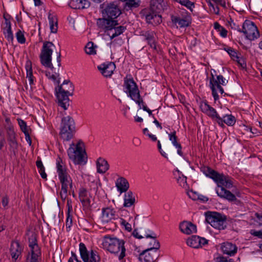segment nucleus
Instances as JSON below:
<instances>
[{
	"instance_id": "052dcab7",
	"label": "nucleus",
	"mask_w": 262,
	"mask_h": 262,
	"mask_svg": "<svg viewBox=\"0 0 262 262\" xmlns=\"http://www.w3.org/2000/svg\"><path fill=\"white\" fill-rule=\"evenodd\" d=\"M39 172L41 176V177L43 179H47V174L45 172V167L39 169Z\"/></svg>"
},
{
	"instance_id": "6ab92c4d",
	"label": "nucleus",
	"mask_w": 262,
	"mask_h": 262,
	"mask_svg": "<svg viewBox=\"0 0 262 262\" xmlns=\"http://www.w3.org/2000/svg\"><path fill=\"white\" fill-rule=\"evenodd\" d=\"M167 8L166 3L164 0H151L149 9L151 12H155L160 14Z\"/></svg>"
},
{
	"instance_id": "c03bdc74",
	"label": "nucleus",
	"mask_w": 262,
	"mask_h": 262,
	"mask_svg": "<svg viewBox=\"0 0 262 262\" xmlns=\"http://www.w3.org/2000/svg\"><path fill=\"white\" fill-rule=\"evenodd\" d=\"M85 51L87 54L89 55L96 54V50L93 42H89L86 44L85 47Z\"/></svg>"
},
{
	"instance_id": "423d86ee",
	"label": "nucleus",
	"mask_w": 262,
	"mask_h": 262,
	"mask_svg": "<svg viewBox=\"0 0 262 262\" xmlns=\"http://www.w3.org/2000/svg\"><path fill=\"white\" fill-rule=\"evenodd\" d=\"M83 143L79 141L76 145L74 143H72L68 150L69 158L76 164H81L84 161V155L86 154V152L83 149Z\"/></svg>"
},
{
	"instance_id": "9b49d317",
	"label": "nucleus",
	"mask_w": 262,
	"mask_h": 262,
	"mask_svg": "<svg viewBox=\"0 0 262 262\" xmlns=\"http://www.w3.org/2000/svg\"><path fill=\"white\" fill-rule=\"evenodd\" d=\"M101 13L103 17L116 19L121 14V11L118 6L114 2L106 5L103 4L102 7Z\"/></svg>"
},
{
	"instance_id": "de8ad7c7",
	"label": "nucleus",
	"mask_w": 262,
	"mask_h": 262,
	"mask_svg": "<svg viewBox=\"0 0 262 262\" xmlns=\"http://www.w3.org/2000/svg\"><path fill=\"white\" fill-rule=\"evenodd\" d=\"M16 37L17 41L20 43H24L26 42V38L24 36V33L18 30L16 33Z\"/></svg>"
},
{
	"instance_id": "5701e85b",
	"label": "nucleus",
	"mask_w": 262,
	"mask_h": 262,
	"mask_svg": "<svg viewBox=\"0 0 262 262\" xmlns=\"http://www.w3.org/2000/svg\"><path fill=\"white\" fill-rule=\"evenodd\" d=\"M181 231L186 234H190L196 231V226L190 222L184 221L179 226Z\"/></svg>"
},
{
	"instance_id": "4c0bfd02",
	"label": "nucleus",
	"mask_w": 262,
	"mask_h": 262,
	"mask_svg": "<svg viewBox=\"0 0 262 262\" xmlns=\"http://www.w3.org/2000/svg\"><path fill=\"white\" fill-rule=\"evenodd\" d=\"M200 236L196 235H192L187 240V245L193 248H199L200 247Z\"/></svg>"
},
{
	"instance_id": "72a5a7b5",
	"label": "nucleus",
	"mask_w": 262,
	"mask_h": 262,
	"mask_svg": "<svg viewBox=\"0 0 262 262\" xmlns=\"http://www.w3.org/2000/svg\"><path fill=\"white\" fill-rule=\"evenodd\" d=\"M48 19L49 20L50 29L51 32L56 33L58 30V20L55 15H53L50 12L48 14Z\"/></svg>"
},
{
	"instance_id": "f3484780",
	"label": "nucleus",
	"mask_w": 262,
	"mask_h": 262,
	"mask_svg": "<svg viewBox=\"0 0 262 262\" xmlns=\"http://www.w3.org/2000/svg\"><path fill=\"white\" fill-rule=\"evenodd\" d=\"M143 15L145 17L146 23L153 25H158L160 24L162 20V16L155 12H151L150 9H144L142 11Z\"/></svg>"
},
{
	"instance_id": "4be33fe9",
	"label": "nucleus",
	"mask_w": 262,
	"mask_h": 262,
	"mask_svg": "<svg viewBox=\"0 0 262 262\" xmlns=\"http://www.w3.org/2000/svg\"><path fill=\"white\" fill-rule=\"evenodd\" d=\"M115 68V63L112 62L107 64H102L98 67V69L101 72V73L106 77H110L112 75Z\"/></svg>"
},
{
	"instance_id": "b1692460",
	"label": "nucleus",
	"mask_w": 262,
	"mask_h": 262,
	"mask_svg": "<svg viewBox=\"0 0 262 262\" xmlns=\"http://www.w3.org/2000/svg\"><path fill=\"white\" fill-rule=\"evenodd\" d=\"M10 250L12 259L16 260L22 252V248L20 247L18 241H13Z\"/></svg>"
},
{
	"instance_id": "a18cd8bd",
	"label": "nucleus",
	"mask_w": 262,
	"mask_h": 262,
	"mask_svg": "<svg viewBox=\"0 0 262 262\" xmlns=\"http://www.w3.org/2000/svg\"><path fill=\"white\" fill-rule=\"evenodd\" d=\"M3 33L5 37L8 41H12L13 40V35L11 31V28H4Z\"/></svg>"
},
{
	"instance_id": "58836bf2",
	"label": "nucleus",
	"mask_w": 262,
	"mask_h": 262,
	"mask_svg": "<svg viewBox=\"0 0 262 262\" xmlns=\"http://www.w3.org/2000/svg\"><path fill=\"white\" fill-rule=\"evenodd\" d=\"M124 5V10L128 11L138 8L140 6V2L135 0H126Z\"/></svg>"
},
{
	"instance_id": "f03ea898",
	"label": "nucleus",
	"mask_w": 262,
	"mask_h": 262,
	"mask_svg": "<svg viewBox=\"0 0 262 262\" xmlns=\"http://www.w3.org/2000/svg\"><path fill=\"white\" fill-rule=\"evenodd\" d=\"M124 244V240L109 235L104 236L102 243L104 249L111 253L118 254L119 260L122 259L125 256L126 249Z\"/></svg>"
},
{
	"instance_id": "393cba45",
	"label": "nucleus",
	"mask_w": 262,
	"mask_h": 262,
	"mask_svg": "<svg viewBox=\"0 0 262 262\" xmlns=\"http://www.w3.org/2000/svg\"><path fill=\"white\" fill-rule=\"evenodd\" d=\"M70 5L74 9H84L89 8L91 3L88 0H72Z\"/></svg>"
},
{
	"instance_id": "bf43d9fd",
	"label": "nucleus",
	"mask_w": 262,
	"mask_h": 262,
	"mask_svg": "<svg viewBox=\"0 0 262 262\" xmlns=\"http://www.w3.org/2000/svg\"><path fill=\"white\" fill-rule=\"evenodd\" d=\"M2 203L4 207H6V206H8L9 203V199L7 195L3 197Z\"/></svg>"
},
{
	"instance_id": "4468645a",
	"label": "nucleus",
	"mask_w": 262,
	"mask_h": 262,
	"mask_svg": "<svg viewBox=\"0 0 262 262\" xmlns=\"http://www.w3.org/2000/svg\"><path fill=\"white\" fill-rule=\"evenodd\" d=\"M97 25L99 29L102 30L105 33H108L112 29L119 25V23L117 19L102 16V18L97 19Z\"/></svg>"
},
{
	"instance_id": "0eeeda50",
	"label": "nucleus",
	"mask_w": 262,
	"mask_h": 262,
	"mask_svg": "<svg viewBox=\"0 0 262 262\" xmlns=\"http://www.w3.org/2000/svg\"><path fill=\"white\" fill-rule=\"evenodd\" d=\"M206 221L212 227L223 230L226 227V217L216 212L208 211L205 213Z\"/></svg>"
},
{
	"instance_id": "2eb2a0df",
	"label": "nucleus",
	"mask_w": 262,
	"mask_h": 262,
	"mask_svg": "<svg viewBox=\"0 0 262 262\" xmlns=\"http://www.w3.org/2000/svg\"><path fill=\"white\" fill-rule=\"evenodd\" d=\"M5 129L7 132V140L10 146V150L15 155L18 149V142L14 127H6Z\"/></svg>"
},
{
	"instance_id": "ddd939ff",
	"label": "nucleus",
	"mask_w": 262,
	"mask_h": 262,
	"mask_svg": "<svg viewBox=\"0 0 262 262\" xmlns=\"http://www.w3.org/2000/svg\"><path fill=\"white\" fill-rule=\"evenodd\" d=\"M200 107L202 112L206 114L213 121L217 124H222L221 117L213 107L208 104L207 101L202 102Z\"/></svg>"
},
{
	"instance_id": "69168bd1",
	"label": "nucleus",
	"mask_w": 262,
	"mask_h": 262,
	"mask_svg": "<svg viewBox=\"0 0 262 262\" xmlns=\"http://www.w3.org/2000/svg\"><path fill=\"white\" fill-rule=\"evenodd\" d=\"M24 134L25 135V138H26V141L29 143L30 145H31V143H32V141H31V137L30 136L29 132H26V133H24Z\"/></svg>"
},
{
	"instance_id": "39448f33",
	"label": "nucleus",
	"mask_w": 262,
	"mask_h": 262,
	"mask_svg": "<svg viewBox=\"0 0 262 262\" xmlns=\"http://www.w3.org/2000/svg\"><path fill=\"white\" fill-rule=\"evenodd\" d=\"M75 133V122L70 116L63 117L60 125V136L64 141H69Z\"/></svg>"
},
{
	"instance_id": "7c9ffc66",
	"label": "nucleus",
	"mask_w": 262,
	"mask_h": 262,
	"mask_svg": "<svg viewBox=\"0 0 262 262\" xmlns=\"http://www.w3.org/2000/svg\"><path fill=\"white\" fill-rule=\"evenodd\" d=\"M145 37V39L147 40L148 44L151 48L156 49L155 35L156 33L154 31H147L143 35Z\"/></svg>"
},
{
	"instance_id": "20e7f679",
	"label": "nucleus",
	"mask_w": 262,
	"mask_h": 262,
	"mask_svg": "<svg viewBox=\"0 0 262 262\" xmlns=\"http://www.w3.org/2000/svg\"><path fill=\"white\" fill-rule=\"evenodd\" d=\"M124 92L126 93L128 96L136 102L138 104L140 108H141V104H143V100L141 98L139 90L136 83L134 81L133 78H128L127 76L124 79ZM142 108L144 111L147 112L149 109L146 105L142 104Z\"/></svg>"
},
{
	"instance_id": "f8f14e48",
	"label": "nucleus",
	"mask_w": 262,
	"mask_h": 262,
	"mask_svg": "<svg viewBox=\"0 0 262 262\" xmlns=\"http://www.w3.org/2000/svg\"><path fill=\"white\" fill-rule=\"evenodd\" d=\"M29 247L31 250V255L30 253L27 256V259L29 258L30 255L31 258L33 259L39 258L41 256L40 249L37 243V235L35 233H32L29 237Z\"/></svg>"
},
{
	"instance_id": "1a4fd4ad",
	"label": "nucleus",
	"mask_w": 262,
	"mask_h": 262,
	"mask_svg": "<svg viewBox=\"0 0 262 262\" xmlns=\"http://www.w3.org/2000/svg\"><path fill=\"white\" fill-rule=\"evenodd\" d=\"M241 32L243 33L246 37L250 40H254L259 37V33L257 27L254 22L246 19L242 25Z\"/></svg>"
},
{
	"instance_id": "49530a36",
	"label": "nucleus",
	"mask_w": 262,
	"mask_h": 262,
	"mask_svg": "<svg viewBox=\"0 0 262 262\" xmlns=\"http://www.w3.org/2000/svg\"><path fill=\"white\" fill-rule=\"evenodd\" d=\"M225 50L229 54L231 58L234 60L236 59H238V56L237 55V53L233 48L230 47L225 48Z\"/></svg>"
},
{
	"instance_id": "f257e3e1",
	"label": "nucleus",
	"mask_w": 262,
	"mask_h": 262,
	"mask_svg": "<svg viewBox=\"0 0 262 262\" xmlns=\"http://www.w3.org/2000/svg\"><path fill=\"white\" fill-rule=\"evenodd\" d=\"M201 170L206 176L212 179L216 183L218 188H216L215 191L219 197L229 202L236 200L235 195L226 189H230L233 186L231 177L223 173H219L208 166L201 167Z\"/></svg>"
},
{
	"instance_id": "bb28decb",
	"label": "nucleus",
	"mask_w": 262,
	"mask_h": 262,
	"mask_svg": "<svg viewBox=\"0 0 262 262\" xmlns=\"http://www.w3.org/2000/svg\"><path fill=\"white\" fill-rule=\"evenodd\" d=\"M57 172L58 178L64 177L66 176H70L68 172L66 166L63 163L62 159L58 157L56 160Z\"/></svg>"
},
{
	"instance_id": "473e14b6",
	"label": "nucleus",
	"mask_w": 262,
	"mask_h": 262,
	"mask_svg": "<svg viewBox=\"0 0 262 262\" xmlns=\"http://www.w3.org/2000/svg\"><path fill=\"white\" fill-rule=\"evenodd\" d=\"M136 202L135 195L131 191H127L124 195L123 206L129 207Z\"/></svg>"
},
{
	"instance_id": "dca6fc26",
	"label": "nucleus",
	"mask_w": 262,
	"mask_h": 262,
	"mask_svg": "<svg viewBox=\"0 0 262 262\" xmlns=\"http://www.w3.org/2000/svg\"><path fill=\"white\" fill-rule=\"evenodd\" d=\"M159 256V252L156 250H144L139 255L138 259L141 262H156Z\"/></svg>"
},
{
	"instance_id": "412c9836",
	"label": "nucleus",
	"mask_w": 262,
	"mask_h": 262,
	"mask_svg": "<svg viewBox=\"0 0 262 262\" xmlns=\"http://www.w3.org/2000/svg\"><path fill=\"white\" fill-rule=\"evenodd\" d=\"M221 250L224 254L233 256L237 252V247L232 243L224 242L222 244Z\"/></svg>"
},
{
	"instance_id": "a878e982",
	"label": "nucleus",
	"mask_w": 262,
	"mask_h": 262,
	"mask_svg": "<svg viewBox=\"0 0 262 262\" xmlns=\"http://www.w3.org/2000/svg\"><path fill=\"white\" fill-rule=\"evenodd\" d=\"M116 211L110 207L103 208L102 209V218L103 222H108L115 219Z\"/></svg>"
},
{
	"instance_id": "680f3d73",
	"label": "nucleus",
	"mask_w": 262,
	"mask_h": 262,
	"mask_svg": "<svg viewBox=\"0 0 262 262\" xmlns=\"http://www.w3.org/2000/svg\"><path fill=\"white\" fill-rule=\"evenodd\" d=\"M4 17L5 18V27L4 28H11V23H10V20L8 18H7L5 15L4 16Z\"/></svg>"
},
{
	"instance_id": "5fc2aeb1",
	"label": "nucleus",
	"mask_w": 262,
	"mask_h": 262,
	"mask_svg": "<svg viewBox=\"0 0 262 262\" xmlns=\"http://www.w3.org/2000/svg\"><path fill=\"white\" fill-rule=\"evenodd\" d=\"M250 233L254 236H257L259 238H262V230L257 231L255 230H251Z\"/></svg>"
},
{
	"instance_id": "13d9d810",
	"label": "nucleus",
	"mask_w": 262,
	"mask_h": 262,
	"mask_svg": "<svg viewBox=\"0 0 262 262\" xmlns=\"http://www.w3.org/2000/svg\"><path fill=\"white\" fill-rule=\"evenodd\" d=\"M59 76V73H55V75L52 74L51 76L50 77L49 79H51L53 81H56V83L59 85L60 83V80L59 78L56 80L57 77H58Z\"/></svg>"
},
{
	"instance_id": "774afa93",
	"label": "nucleus",
	"mask_w": 262,
	"mask_h": 262,
	"mask_svg": "<svg viewBox=\"0 0 262 262\" xmlns=\"http://www.w3.org/2000/svg\"><path fill=\"white\" fill-rule=\"evenodd\" d=\"M36 165L38 169L43 168L44 166L40 159L37 160L36 162Z\"/></svg>"
},
{
	"instance_id": "a211bd4d",
	"label": "nucleus",
	"mask_w": 262,
	"mask_h": 262,
	"mask_svg": "<svg viewBox=\"0 0 262 262\" xmlns=\"http://www.w3.org/2000/svg\"><path fill=\"white\" fill-rule=\"evenodd\" d=\"M59 179L61 183V198L65 200L67 196L68 186H70V189L72 190V180L70 176L60 177Z\"/></svg>"
},
{
	"instance_id": "2f4dec72",
	"label": "nucleus",
	"mask_w": 262,
	"mask_h": 262,
	"mask_svg": "<svg viewBox=\"0 0 262 262\" xmlns=\"http://www.w3.org/2000/svg\"><path fill=\"white\" fill-rule=\"evenodd\" d=\"M116 185L118 190L121 193L126 192L129 188V183L127 180L123 177H121L117 180Z\"/></svg>"
},
{
	"instance_id": "ea45409f",
	"label": "nucleus",
	"mask_w": 262,
	"mask_h": 262,
	"mask_svg": "<svg viewBox=\"0 0 262 262\" xmlns=\"http://www.w3.org/2000/svg\"><path fill=\"white\" fill-rule=\"evenodd\" d=\"M149 239V240L147 242L149 247L146 250H150L152 251L156 250L157 251H158V250L160 247V244L157 238H156V243H155V241L153 238Z\"/></svg>"
},
{
	"instance_id": "4d7b16f0",
	"label": "nucleus",
	"mask_w": 262,
	"mask_h": 262,
	"mask_svg": "<svg viewBox=\"0 0 262 262\" xmlns=\"http://www.w3.org/2000/svg\"><path fill=\"white\" fill-rule=\"evenodd\" d=\"M187 193L189 198L193 200H196L198 199L197 196H198L199 195L196 192H193L192 190L188 192Z\"/></svg>"
},
{
	"instance_id": "e433bc0d",
	"label": "nucleus",
	"mask_w": 262,
	"mask_h": 262,
	"mask_svg": "<svg viewBox=\"0 0 262 262\" xmlns=\"http://www.w3.org/2000/svg\"><path fill=\"white\" fill-rule=\"evenodd\" d=\"M211 82H212V84L215 86V84H222L223 85H225L227 83L228 80H226V79L221 75L217 76L216 79H215L213 75L211 74V77L210 78L209 80L210 85H211Z\"/></svg>"
},
{
	"instance_id": "aec40b11",
	"label": "nucleus",
	"mask_w": 262,
	"mask_h": 262,
	"mask_svg": "<svg viewBox=\"0 0 262 262\" xmlns=\"http://www.w3.org/2000/svg\"><path fill=\"white\" fill-rule=\"evenodd\" d=\"M171 20L177 27L185 28L188 27L191 24L190 16H187L184 18H181L178 16L171 15Z\"/></svg>"
},
{
	"instance_id": "e2e57ef3",
	"label": "nucleus",
	"mask_w": 262,
	"mask_h": 262,
	"mask_svg": "<svg viewBox=\"0 0 262 262\" xmlns=\"http://www.w3.org/2000/svg\"><path fill=\"white\" fill-rule=\"evenodd\" d=\"M133 143L135 146H138L141 144V141L138 138L135 137L133 138Z\"/></svg>"
},
{
	"instance_id": "864d4df0",
	"label": "nucleus",
	"mask_w": 262,
	"mask_h": 262,
	"mask_svg": "<svg viewBox=\"0 0 262 262\" xmlns=\"http://www.w3.org/2000/svg\"><path fill=\"white\" fill-rule=\"evenodd\" d=\"M229 23L232 29L237 30L238 32H241L242 29L240 28L239 26L236 25L233 20L231 19V21Z\"/></svg>"
},
{
	"instance_id": "c9c22d12",
	"label": "nucleus",
	"mask_w": 262,
	"mask_h": 262,
	"mask_svg": "<svg viewBox=\"0 0 262 262\" xmlns=\"http://www.w3.org/2000/svg\"><path fill=\"white\" fill-rule=\"evenodd\" d=\"M221 121L222 124H218L220 126L224 127L225 126L224 123H226L228 126L233 125L235 122V118L232 115H226L221 117Z\"/></svg>"
},
{
	"instance_id": "338daca9",
	"label": "nucleus",
	"mask_w": 262,
	"mask_h": 262,
	"mask_svg": "<svg viewBox=\"0 0 262 262\" xmlns=\"http://www.w3.org/2000/svg\"><path fill=\"white\" fill-rule=\"evenodd\" d=\"M133 235H134V236H135L136 238H138V239H141V238H143L144 236H142V235H140L139 234L138 232H137V229H135L134 231H133Z\"/></svg>"
},
{
	"instance_id": "9d476101",
	"label": "nucleus",
	"mask_w": 262,
	"mask_h": 262,
	"mask_svg": "<svg viewBox=\"0 0 262 262\" xmlns=\"http://www.w3.org/2000/svg\"><path fill=\"white\" fill-rule=\"evenodd\" d=\"M79 252L83 262H99L101 260L97 251L91 250L89 251L83 243L79 244Z\"/></svg>"
},
{
	"instance_id": "7ed1b4c3",
	"label": "nucleus",
	"mask_w": 262,
	"mask_h": 262,
	"mask_svg": "<svg viewBox=\"0 0 262 262\" xmlns=\"http://www.w3.org/2000/svg\"><path fill=\"white\" fill-rule=\"evenodd\" d=\"M55 90L58 105L64 110H67L70 105L69 96H72L74 91L73 84L70 80H65Z\"/></svg>"
},
{
	"instance_id": "37998d69",
	"label": "nucleus",
	"mask_w": 262,
	"mask_h": 262,
	"mask_svg": "<svg viewBox=\"0 0 262 262\" xmlns=\"http://www.w3.org/2000/svg\"><path fill=\"white\" fill-rule=\"evenodd\" d=\"M67 206L68 208V212H67V218L66 224L67 226H69V227L71 225L72 223V216L70 215V212L72 210V206L71 204V201L68 200L67 202Z\"/></svg>"
},
{
	"instance_id": "f704fd0d",
	"label": "nucleus",
	"mask_w": 262,
	"mask_h": 262,
	"mask_svg": "<svg viewBox=\"0 0 262 262\" xmlns=\"http://www.w3.org/2000/svg\"><path fill=\"white\" fill-rule=\"evenodd\" d=\"M79 198L83 206H88L90 205L91 201L88 198V192L85 188H81L79 189Z\"/></svg>"
},
{
	"instance_id": "8fccbe9b",
	"label": "nucleus",
	"mask_w": 262,
	"mask_h": 262,
	"mask_svg": "<svg viewBox=\"0 0 262 262\" xmlns=\"http://www.w3.org/2000/svg\"><path fill=\"white\" fill-rule=\"evenodd\" d=\"M145 237L147 238H153L156 243V238H157V234L152 231L149 230L148 233H146L144 234Z\"/></svg>"
},
{
	"instance_id": "6e6552de",
	"label": "nucleus",
	"mask_w": 262,
	"mask_h": 262,
	"mask_svg": "<svg viewBox=\"0 0 262 262\" xmlns=\"http://www.w3.org/2000/svg\"><path fill=\"white\" fill-rule=\"evenodd\" d=\"M54 45L52 42L45 41L39 56L41 63L46 68L53 71L54 69L52 63V54L53 53L52 47Z\"/></svg>"
},
{
	"instance_id": "a19ab883",
	"label": "nucleus",
	"mask_w": 262,
	"mask_h": 262,
	"mask_svg": "<svg viewBox=\"0 0 262 262\" xmlns=\"http://www.w3.org/2000/svg\"><path fill=\"white\" fill-rule=\"evenodd\" d=\"M174 2H177L180 4L181 5L186 7L189 9L191 12L193 10L194 8V3L190 1L189 0H172Z\"/></svg>"
},
{
	"instance_id": "0e129e2a",
	"label": "nucleus",
	"mask_w": 262,
	"mask_h": 262,
	"mask_svg": "<svg viewBox=\"0 0 262 262\" xmlns=\"http://www.w3.org/2000/svg\"><path fill=\"white\" fill-rule=\"evenodd\" d=\"M219 31L220 32V35L222 37H225L227 36V31L224 27H222V28L220 29V31Z\"/></svg>"
},
{
	"instance_id": "79ce46f5",
	"label": "nucleus",
	"mask_w": 262,
	"mask_h": 262,
	"mask_svg": "<svg viewBox=\"0 0 262 262\" xmlns=\"http://www.w3.org/2000/svg\"><path fill=\"white\" fill-rule=\"evenodd\" d=\"M26 69L27 71V77L29 79L30 84H32L33 83V76L31 61H29L27 62L26 65Z\"/></svg>"
},
{
	"instance_id": "c85d7f7f",
	"label": "nucleus",
	"mask_w": 262,
	"mask_h": 262,
	"mask_svg": "<svg viewBox=\"0 0 262 262\" xmlns=\"http://www.w3.org/2000/svg\"><path fill=\"white\" fill-rule=\"evenodd\" d=\"M126 30V27L125 26L118 25L108 31L107 33V35L110 36V39L112 40L122 34Z\"/></svg>"
},
{
	"instance_id": "6e6d98bb",
	"label": "nucleus",
	"mask_w": 262,
	"mask_h": 262,
	"mask_svg": "<svg viewBox=\"0 0 262 262\" xmlns=\"http://www.w3.org/2000/svg\"><path fill=\"white\" fill-rule=\"evenodd\" d=\"M71 255L72 256L69 258L68 262H74V260H75L76 262H81V260L78 259L77 256L74 252H71Z\"/></svg>"
},
{
	"instance_id": "c756f323",
	"label": "nucleus",
	"mask_w": 262,
	"mask_h": 262,
	"mask_svg": "<svg viewBox=\"0 0 262 262\" xmlns=\"http://www.w3.org/2000/svg\"><path fill=\"white\" fill-rule=\"evenodd\" d=\"M96 165L97 172L100 173H104L109 169V164L107 161L101 157L97 159Z\"/></svg>"
},
{
	"instance_id": "603ef678",
	"label": "nucleus",
	"mask_w": 262,
	"mask_h": 262,
	"mask_svg": "<svg viewBox=\"0 0 262 262\" xmlns=\"http://www.w3.org/2000/svg\"><path fill=\"white\" fill-rule=\"evenodd\" d=\"M217 262H235L232 258H228L223 256L217 258Z\"/></svg>"
},
{
	"instance_id": "3c124183",
	"label": "nucleus",
	"mask_w": 262,
	"mask_h": 262,
	"mask_svg": "<svg viewBox=\"0 0 262 262\" xmlns=\"http://www.w3.org/2000/svg\"><path fill=\"white\" fill-rule=\"evenodd\" d=\"M209 86H210V88L211 90L212 94L214 98V100L215 101L219 99V96L217 93V92H216V90L215 89V86H214V85L213 84H212V82H211V85L209 84Z\"/></svg>"
},
{
	"instance_id": "09e8293b",
	"label": "nucleus",
	"mask_w": 262,
	"mask_h": 262,
	"mask_svg": "<svg viewBox=\"0 0 262 262\" xmlns=\"http://www.w3.org/2000/svg\"><path fill=\"white\" fill-rule=\"evenodd\" d=\"M18 124L20 126L21 130L24 133H26V132H29V129L28 128V126L27 125L26 122L21 120L20 119H18Z\"/></svg>"
},
{
	"instance_id": "cd10ccee",
	"label": "nucleus",
	"mask_w": 262,
	"mask_h": 262,
	"mask_svg": "<svg viewBox=\"0 0 262 262\" xmlns=\"http://www.w3.org/2000/svg\"><path fill=\"white\" fill-rule=\"evenodd\" d=\"M169 140L171 142L173 145L177 149V153L181 156H183V153L182 151V146L181 144L178 141V138L176 136V130L168 134Z\"/></svg>"
}]
</instances>
